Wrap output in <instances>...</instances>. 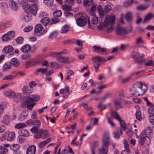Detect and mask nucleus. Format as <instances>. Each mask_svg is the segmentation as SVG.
Masks as SVG:
<instances>
[{"mask_svg": "<svg viewBox=\"0 0 154 154\" xmlns=\"http://www.w3.org/2000/svg\"><path fill=\"white\" fill-rule=\"evenodd\" d=\"M41 21L43 25L45 26L48 23L50 24V19L47 17H45L41 19Z\"/></svg>", "mask_w": 154, "mask_h": 154, "instance_id": "35", "label": "nucleus"}, {"mask_svg": "<svg viewBox=\"0 0 154 154\" xmlns=\"http://www.w3.org/2000/svg\"><path fill=\"white\" fill-rule=\"evenodd\" d=\"M146 139L145 138H140V139L139 141V144L143 147H145L146 146L148 145V143H146Z\"/></svg>", "mask_w": 154, "mask_h": 154, "instance_id": "31", "label": "nucleus"}, {"mask_svg": "<svg viewBox=\"0 0 154 154\" xmlns=\"http://www.w3.org/2000/svg\"><path fill=\"white\" fill-rule=\"evenodd\" d=\"M118 121L119 122L121 128L125 130L126 128V124L124 121L122 120L120 118V120H118Z\"/></svg>", "mask_w": 154, "mask_h": 154, "instance_id": "52", "label": "nucleus"}, {"mask_svg": "<svg viewBox=\"0 0 154 154\" xmlns=\"http://www.w3.org/2000/svg\"><path fill=\"white\" fill-rule=\"evenodd\" d=\"M87 17L84 16H81L80 17L77 18L76 20V22L78 25L83 26H85L87 21Z\"/></svg>", "mask_w": 154, "mask_h": 154, "instance_id": "9", "label": "nucleus"}, {"mask_svg": "<svg viewBox=\"0 0 154 154\" xmlns=\"http://www.w3.org/2000/svg\"><path fill=\"white\" fill-rule=\"evenodd\" d=\"M96 5L93 4L89 11L90 14L91 15L92 13L94 14V12L96 11Z\"/></svg>", "mask_w": 154, "mask_h": 154, "instance_id": "46", "label": "nucleus"}, {"mask_svg": "<svg viewBox=\"0 0 154 154\" xmlns=\"http://www.w3.org/2000/svg\"><path fill=\"white\" fill-rule=\"evenodd\" d=\"M38 128L34 126L31 129L30 131L31 132L34 134H38Z\"/></svg>", "mask_w": 154, "mask_h": 154, "instance_id": "57", "label": "nucleus"}, {"mask_svg": "<svg viewBox=\"0 0 154 154\" xmlns=\"http://www.w3.org/2000/svg\"><path fill=\"white\" fill-rule=\"evenodd\" d=\"M98 108H100L101 110H104L106 109L107 108L106 104L102 105L101 103H99L98 105L97 106Z\"/></svg>", "mask_w": 154, "mask_h": 154, "instance_id": "60", "label": "nucleus"}, {"mask_svg": "<svg viewBox=\"0 0 154 154\" xmlns=\"http://www.w3.org/2000/svg\"><path fill=\"white\" fill-rule=\"evenodd\" d=\"M93 48L94 49V51L97 53L101 55H106L107 54L106 49L104 48H101L100 46L94 45Z\"/></svg>", "mask_w": 154, "mask_h": 154, "instance_id": "8", "label": "nucleus"}, {"mask_svg": "<svg viewBox=\"0 0 154 154\" xmlns=\"http://www.w3.org/2000/svg\"><path fill=\"white\" fill-rule=\"evenodd\" d=\"M62 14L61 11L60 10H57L54 11L53 13V15L55 17H59Z\"/></svg>", "mask_w": 154, "mask_h": 154, "instance_id": "41", "label": "nucleus"}, {"mask_svg": "<svg viewBox=\"0 0 154 154\" xmlns=\"http://www.w3.org/2000/svg\"><path fill=\"white\" fill-rule=\"evenodd\" d=\"M11 37L9 36L7 34H5L2 37V40L3 41H8L11 39Z\"/></svg>", "mask_w": 154, "mask_h": 154, "instance_id": "45", "label": "nucleus"}, {"mask_svg": "<svg viewBox=\"0 0 154 154\" xmlns=\"http://www.w3.org/2000/svg\"><path fill=\"white\" fill-rule=\"evenodd\" d=\"M144 66H152L154 67V61L152 60H149L148 62L145 63Z\"/></svg>", "mask_w": 154, "mask_h": 154, "instance_id": "55", "label": "nucleus"}, {"mask_svg": "<svg viewBox=\"0 0 154 154\" xmlns=\"http://www.w3.org/2000/svg\"><path fill=\"white\" fill-rule=\"evenodd\" d=\"M136 119L139 121H140L141 118V115L140 111L137 110L136 112Z\"/></svg>", "mask_w": 154, "mask_h": 154, "instance_id": "56", "label": "nucleus"}, {"mask_svg": "<svg viewBox=\"0 0 154 154\" xmlns=\"http://www.w3.org/2000/svg\"><path fill=\"white\" fill-rule=\"evenodd\" d=\"M151 135V132L150 130H146L143 131L140 135V138H146L149 139L150 138Z\"/></svg>", "mask_w": 154, "mask_h": 154, "instance_id": "12", "label": "nucleus"}, {"mask_svg": "<svg viewBox=\"0 0 154 154\" xmlns=\"http://www.w3.org/2000/svg\"><path fill=\"white\" fill-rule=\"evenodd\" d=\"M51 140V138L49 137L47 139L45 140L40 142L38 144L39 147L40 148H42L44 146L50 142Z\"/></svg>", "mask_w": 154, "mask_h": 154, "instance_id": "28", "label": "nucleus"}, {"mask_svg": "<svg viewBox=\"0 0 154 154\" xmlns=\"http://www.w3.org/2000/svg\"><path fill=\"white\" fill-rule=\"evenodd\" d=\"M149 120L150 123L152 125H154V115H149Z\"/></svg>", "mask_w": 154, "mask_h": 154, "instance_id": "53", "label": "nucleus"}, {"mask_svg": "<svg viewBox=\"0 0 154 154\" xmlns=\"http://www.w3.org/2000/svg\"><path fill=\"white\" fill-rule=\"evenodd\" d=\"M36 149L35 146L32 145L30 146L26 150V154H35Z\"/></svg>", "mask_w": 154, "mask_h": 154, "instance_id": "15", "label": "nucleus"}, {"mask_svg": "<svg viewBox=\"0 0 154 154\" xmlns=\"http://www.w3.org/2000/svg\"><path fill=\"white\" fill-rule=\"evenodd\" d=\"M15 133L14 132L9 133L7 138V140L9 141H13L15 139Z\"/></svg>", "mask_w": 154, "mask_h": 154, "instance_id": "30", "label": "nucleus"}, {"mask_svg": "<svg viewBox=\"0 0 154 154\" xmlns=\"http://www.w3.org/2000/svg\"><path fill=\"white\" fill-rule=\"evenodd\" d=\"M125 18L128 23L131 22L133 19V17L131 13L129 11L127 13L125 16Z\"/></svg>", "mask_w": 154, "mask_h": 154, "instance_id": "25", "label": "nucleus"}, {"mask_svg": "<svg viewBox=\"0 0 154 154\" xmlns=\"http://www.w3.org/2000/svg\"><path fill=\"white\" fill-rule=\"evenodd\" d=\"M114 57V56H111L106 60L104 57L101 56H95L93 57L91 59V60L93 62V64L95 68L96 71H98L100 64L113 59Z\"/></svg>", "mask_w": 154, "mask_h": 154, "instance_id": "3", "label": "nucleus"}, {"mask_svg": "<svg viewBox=\"0 0 154 154\" xmlns=\"http://www.w3.org/2000/svg\"><path fill=\"white\" fill-rule=\"evenodd\" d=\"M21 135L23 137H27L29 135V133L28 131L23 129L21 131Z\"/></svg>", "mask_w": 154, "mask_h": 154, "instance_id": "50", "label": "nucleus"}, {"mask_svg": "<svg viewBox=\"0 0 154 154\" xmlns=\"http://www.w3.org/2000/svg\"><path fill=\"white\" fill-rule=\"evenodd\" d=\"M99 143L98 142H94L91 148V150H92L93 149L94 150H95V149L96 147L98 146Z\"/></svg>", "mask_w": 154, "mask_h": 154, "instance_id": "64", "label": "nucleus"}, {"mask_svg": "<svg viewBox=\"0 0 154 154\" xmlns=\"http://www.w3.org/2000/svg\"><path fill=\"white\" fill-rule=\"evenodd\" d=\"M133 2V0H131V1H125L123 4V6L125 8H128L130 7L132 4Z\"/></svg>", "mask_w": 154, "mask_h": 154, "instance_id": "38", "label": "nucleus"}, {"mask_svg": "<svg viewBox=\"0 0 154 154\" xmlns=\"http://www.w3.org/2000/svg\"><path fill=\"white\" fill-rule=\"evenodd\" d=\"M112 8L111 6L109 5H105L104 7V9L106 13H109L112 10Z\"/></svg>", "mask_w": 154, "mask_h": 154, "instance_id": "49", "label": "nucleus"}, {"mask_svg": "<svg viewBox=\"0 0 154 154\" xmlns=\"http://www.w3.org/2000/svg\"><path fill=\"white\" fill-rule=\"evenodd\" d=\"M56 58L57 60L60 63H69V58L62 56H57L56 57Z\"/></svg>", "mask_w": 154, "mask_h": 154, "instance_id": "18", "label": "nucleus"}, {"mask_svg": "<svg viewBox=\"0 0 154 154\" xmlns=\"http://www.w3.org/2000/svg\"><path fill=\"white\" fill-rule=\"evenodd\" d=\"M28 114V111L25 110L21 113L18 118V120L20 121H22L27 117Z\"/></svg>", "mask_w": 154, "mask_h": 154, "instance_id": "16", "label": "nucleus"}, {"mask_svg": "<svg viewBox=\"0 0 154 154\" xmlns=\"http://www.w3.org/2000/svg\"><path fill=\"white\" fill-rule=\"evenodd\" d=\"M70 26H69L66 24L62 27L60 31V32L62 33H66L69 30Z\"/></svg>", "mask_w": 154, "mask_h": 154, "instance_id": "29", "label": "nucleus"}, {"mask_svg": "<svg viewBox=\"0 0 154 154\" xmlns=\"http://www.w3.org/2000/svg\"><path fill=\"white\" fill-rule=\"evenodd\" d=\"M110 115L112 117L116 119L117 121L119 120H120L121 118L118 113L116 111L113 110L111 111Z\"/></svg>", "mask_w": 154, "mask_h": 154, "instance_id": "23", "label": "nucleus"}, {"mask_svg": "<svg viewBox=\"0 0 154 154\" xmlns=\"http://www.w3.org/2000/svg\"><path fill=\"white\" fill-rule=\"evenodd\" d=\"M93 2V0H84L83 4L84 6L86 7L91 5Z\"/></svg>", "mask_w": 154, "mask_h": 154, "instance_id": "43", "label": "nucleus"}, {"mask_svg": "<svg viewBox=\"0 0 154 154\" xmlns=\"http://www.w3.org/2000/svg\"><path fill=\"white\" fill-rule=\"evenodd\" d=\"M58 35L57 32V31H54L49 35L48 38L49 39H53L54 38L57 36Z\"/></svg>", "mask_w": 154, "mask_h": 154, "instance_id": "36", "label": "nucleus"}, {"mask_svg": "<svg viewBox=\"0 0 154 154\" xmlns=\"http://www.w3.org/2000/svg\"><path fill=\"white\" fill-rule=\"evenodd\" d=\"M20 147V146L17 144H14L10 146V148L11 150L14 152H17Z\"/></svg>", "mask_w": 154, "mask_h": 154, "instance_id": "34", "label": "nucleus"}, {"mask_svg": "<svg viewBox=\"0 0 154 154\" xmlns=\"http://www.w3.org/2000/svg\"><path fill=\"white\" fill-rule=\"evenodd\" d=\"M10 62L11 66H12L17 67L20 65V63L18 61V59L16 58H12Z\"/></svg>", "mask_w": 154, "mask_h": 154, "instance_id": "22", "label": "nucleus"}, {"mask_svg": "<svg viewBox=\"0 0 154 154\" xmlns=\"http://www.w3.org/2000/svg\"><path fill=\"white\" fill-rule=\"evenodd\" d=\"M6 33L9 36L11 37L10 38L11 39L14 37L15 33L13 31H9Z\"/></svg>", "mask_w": 154, "mask_h": 154, "instance_id": "63", "label": "nucleus"}, {"mask_svg": "<svg viewBox=\"0 0 154 154\" xmlns=\"http://www.w3.org/2000/svg\"><path fill=\"white\" fill-rule=\"evenodd\" d=\"M9 5L11 8L14 11H17L18 8V3H17L13 0L9 1Z\"/></svg>", "mask_w": 154, "mask_h": 154, "instance_id": "14", "label": "nucleus"}, {"mask_svg": "<svg viewBox=\"0 0 154 154\" xmlns=\"http://www.w3.org/2000/svg\"><path fill=\"white\" fill-rule=\"evenodd\" d=\"M148 112L149 115H154V105L151 106L148 109Z\"/></svg>", "mask_w": 154, "mask_h": 154, "instance_id": "48", "label": "nucleus"}, {"mask_svg": "<svg viewBox=\"0 0 154 154\" xmlns=\"http://www.w3.org/2000/svg\"><path fill=\"white\" fill-rule=\"evenodd\" d=\"M91 17V22L92 24L96 25L98 22V20L97 17L95 14L91 13V15H90Z\"/></svg>", "mask_w": 154, "mask_h": 154, "instance_id": "26", "label": "nucleus"}, {"mask_svg": "<svg viewBox=\"0 0 154 154\" xmlns=\"http://www.w3.org/2000/svg\"><path fill=\"white\" fill-rule=\"evenodd\" d=\"M11 66L10 62H7L4 64L3 67L5 69H9L11 68Z\"/></svg>", "mask_w": 154, "mask_h": 154, "instance_id": "58", "label": "nucleus"}, {"mask_svg": "<svg viewBox=\"0 0 154 154\" xmlns=\"http://www.w3.org/2000/svg\"><path fill=\"white\" fill-rule=\"evenodd\" d=\"M31 46L28 44H25L20 49V51L24 53H28L31 51Z\"/></svg>", "mask_w": 154, "mask_h": 154, "instance_id": "13", "label": "nucleus"}, {"mask_svg": "<svg viewBox=\"0 0 154 154\" xmlns=\"http://www.w3.org/2000/svg\"><path fill=\"white\" fill-rule=\"evenodd\" d=\"M47 68L44 69L42 67L40 68L36 69V72L35 73V74L36 75H37L38 72H41L42 74H44L47 72Z\"/></svg>", "mask_w": 154, "mask_h": 154, "instance_id": "33", "label": "nucleus"}, {"mask_svg": "<svg viewBox=\"0 0 154 154\" xmlns=\"http://www.w3.org/2000/svg\"><path fill=\"white\" fill-rule=\"evenodd\" d=\"M50 66L52 67L57 68L59 66V64L55 62H51Z\"/></svg>", "mask_w": 154, "mask_h": 154, "instance_id": "59", "label": "nucleus"}, {"mask_svg": "<svg viewBox=\"0 0 154 154\" xmlns=\"http://www.w3.org/2000/svg\"><path fill=\"white\" fill-rule=\"evenodd\" d=\"M115 20V15L107 16L105 18L103 25L105 27H107L106 32L107 33H111L114 30L113 25Z\"/></svg>", "mask_w": 154, "mask_h": 154, "instance_id": "5", "label": "nucleus"}, {"mask_svg": "<svg viewBox=\"0 0 154 154\" xmlns=\"http://www.w3.org/2000/svg\"><path fill=\"white\" fill-rule=\"evenodd\" d=\"M62 8L64 10L66 11H68L71 10V7L67 5H63Z\"/></svg>", "mask_w": 154, "mask_h": 154, "instance_id": "62", "label": "nucleus"}, {"mask_svg": "<svg viewBox=\"0 0 154 154\" xmlns=\"http://www.w3.org/2000/svg\"><path fill=\"white\" fill-rule=\"evenodd\" d=\"M154 17L153 14L152 13H148L145 17L143 20V23H145L146 21L149 20Z\"/></svg>", "mask_w": 154, "mask_h": 154, "instance_id": "37", "label": "nucleus"}, {"mask_svg": "<svg viewBox=\"0 0 154 154\" xmlns=\"http://www.w3.org/2000/svg\"><path fill=\"white\" fill-rule=\"evenodd\" d=\"M147 89V86L146 84L140 82L133 85L130 89L131 94L136 96L142 95L145 93Z\"/></svg>", "mask_w": 154, "mask_h": 154, "instance_id": "2", "label": "nucleus"}, {"mask_svg": "<svg viewBox=\"0 0 154 154\" xmlns=\"http://www.w3.org/2000/svg\"><path fill=\"white\" fill-rule=\"evenodd\" d=\"M43 27L41 24H37L35 29L34 31L35 33H39V36H41L45 33L47 31V28H45L43 30V32H42V31L43 29Z\"/></svg>", "mask_w": 154, "mask_h": 154, "instance_id": "10", "label": "nucleus"}, {"mask_svg": "<svg viewBox=\"0 0 154 154\" xmlns=\"http://www.w3.org/2000/svg\"><path fill=\"white\" fill-rule=\"evenodd\" d=\"M59 21V20L58 19L56 18H52L51 21H50V25L56 23H58Z\"/></svg>", "mask_w": 154, "mask_h": 154, "instance_id": "51", "label": "nucleus"}, {"mask_svg": "<svg viewBox=\"0 0 154 154\" xmlns=\"http://www.w3.org/2000/svg\"><path fill=\"white\" fill-rule=\"evenodd\" d=\"M23 91L25 94L29 95V96L24 97V99L26 100L23 103L21 104V106L23 107H26L28 109L32 110L33 107L35 104L33 102L37 101L39 99V97L37 95H30L32 92L33 89L31 88H29L27 86L24 85L23 88Z\"/></svg>", "mask_w": 154, "mask_h": 154, "instance_id": "1", "label": "nucleus"}, {"mask_svg": "<svg viewBox=\"0 0 154 154\" xmlns=\"http://www.w3.org/2000/svg\"><path fill=\"white\" fill-rule=\"evenodd\" d=\"M64 52L61 51L58 52H54L51 54V55L53 57H57L59 56L64 54Z\"/></svg>", "mask_w": 154, "mask_h": 154, "instance_id": "54", "label": "nucleus"}, {"mask_svg": "<svg viewBox=\"0 0 154 154\" xmlns=\"http://www.w3.org/2000/svg\"><path fill=\"white\" fill-rule=\"evenodd\" d=\"M26 126V125L24 123H20L15 125V128L17 129H20L25 127Z\"/></svg>", "mask_w": 154, "mask_h": 154, "instance_id": "47", "label": "nucleus"}, {"mask_svg": "<svg viewBox=\"0 0 154 154\" xmlns=\"http://www.w3.org/2000/svg\"><path fill=\"white\" fill-rule=\"evenodd\" d=\"M54 0H44V3L48 7H51L53 5Z\"/></svg>", "mask_w": 154, "mask_h": 154, "instance_id": "39", "label": "nucleus"}, {"mask_svg": "<svg viewBox=\"0 0 154 154\" xmlns=\"http://www.w3.org/2000/svg\"><path fill=\"white\" fill-rule=\"evenodd\" d=\"M131 57L134 58V61L138 64L141 63H145V60H140V57H139L138 53L136 52L133 51L131 53Z\"/></svg>", "mask_w": 154, "mask_h": 154, "instance_id": "11", "label": "nucleus"}, {"mask_svg": "<svg viewBox=\"0 0 154 154\" xmlns=\"http://www.w3.org/2000/svg\"><path fill=\"white\" fill-rule=\"evenodd\" d=\"M13 49V48L12 46L8 45L4 48L2 52L4 53L8 54L12 52Z\"/></svg>", "mask_w": 154, "mask_h": 154, "instance_id": "19", "label": "nucleus"}, {"mask_svg": "<svg viewBox=\"0 0 154 154\" xmlns=\"http://www.w3.org/2000/svg\"><path fill=\"white\" fill-rule=\"evenodd\" d=\"M26 13L23 17V19L26 22H28L31 19V15L30 13L33 15L31 12H27L25 11Z\"/></svg>", "mask_w": 154, "mask_h": 154, "instance_id": "17", "label": "nucleus"}, {"mask_svg": "<svg viewBox=\"0 0 154 154\" xmlns=\"http://www.w3.org/2000/svg\"><path fill=\"white\" fill-rule=\"evenodd\" d=\"M28 2L32 3V4L29 6L28 5H25L24 8V10L27 12H31L35 16L37 14L38 7L36 5V4L38 2L37 0H27Z\"/></svg>", "mask_w": 154, "mask_h": 154, "instance_id": "6", "label": "nucleus"}, {"mask_svg": "<svg viewBox=\"0 0 154 154\" xmlns=\"http://www.w3.org/2000/svg\"><path fill=\"white\" fill-rule=\"evenodd\" d=\"M121 100L120 99H115L114 100V104L116 108L118 109L122 108L121 106L122 103Z\"/></svg>", "mask_w": 154, "mask_h": 154, "instance_id": "27", "label": "nucleus"}, {"mask_svg": "<svg viewBox=\"0 0 154 154\" xmlns=\"http://www.w3.org/2000/svg\"><path fill=\"white\" fill-rule=\"evenodd\" d=\"M97 11L100 18H103L105 15L104 11L100 5L97 6Z\"/></svg>", "mask_w": 154, "mask_h": 154, "instance_id": "24", "label": "nucleus"}, {"mask_svg": "<svg viewBox=\"0 0 154 154\" xmlns=\"http://www.w3.org/2000/svg\"><path fill=\"white\" fill-rule=\"evenodd\" d=\"M111 94L110 93H107L103 97L101 98V100L103 101H105L109 97Z\"/></svg>", "mask_w": 154, "mask_h": 154, "instance_id": "61", "label": "nucleus"}, {"mask_svg": "<svg viewBox=\"0 0 154 154\" xmlns=\"http://www.w3.org/2000/svg\"><path fill=\"white\" fill-rule=\"evenodd\" d=\"M116 31L117 34L120 35H123L126 33V31L125 29L120 27L117 28Z\"/></svg>", "mask_w": 154, "mask_h": 154, "instance_id": "21", "label": "nucleus"}, {"mask_svg": "<svg viewBox=\"0 0 154 154\" xmlns=\"http://www.w3.org/2000/svg\"><path fill=\"white\" fill-rule=\"evenodd\" d=\"M4 95L9 98L13 97L15 96L14 92L11 90H9L6 91L4 93Z\"/></svg>", "mask_w": 154, "mask_h": 154, "instance_id": "20", "label": "nucleus"}, {"mask_svg": "<svg viewBox=\"0 0 154 154\" xmlns=\"http://www.w3.org/2000/svg\"><path fill=\"white\" fill-rule=\"evenodd\" d=\"M8 151V149L1 145H0V153L1 154H5Z\"/></svg>", "mask_w": 154, "mask_h": 154, "instance_id": "42", "label": "nucleus"}, {"mask_svg": "<svg viewBox=\"0 0 154 154\" xmlns=\"http://www.w3.org/2000/svg\"><path fill=\"white\" fill-rule=\"evenodd\" d=\"M149 7V5H141L137 7V9L140 11H144L147 9Z\"/></svg>", "mask_w": 154, "mask_h": 154, "instance_id": "40", "label": "nucleus"}, {"mask_svg": "<svg viewBox=\"0 0 154 154\" xmlns=\"http://www.w3.org/2000/svg\"><path fill=\"white\" fill-rule=\"evenodd\" d=\"M109 137L108 134L105 133L103 135V139L102 146L98 149V154H107L108 147L110 145Z\"/></svg>", "mask_w": 154, "mask_h": 154, "instance_id": "4", "label": "nucleus"}, {"mask_svg": "<svg viewBox=\"0 0 154 154\" xmlns=\"http://www.w3.org/2000/svg\"><path fill=\"white\" fill-rule=\"evenodd\" d=\"M2 122L6 125H8L10 123V116L7 115L4 116Z\"/></svg>", "mask_w": 154, "mask_h": 154, "instance_id": "32", "label": "nucleus"}, {"mask_svg": "<svg viewBox=\"0 0 154 154\" xmlns=\"http://www.w3.org/2000/svg\"><path fill=\"white\" fill-rule=\"evenodd\" d=\"M49 136V134L46 130L40 129L37 134L34 135V137L36 139H39L42 138L45 139Z\"/></svg>", "mask_w": 154, "mask_h": 154, "instance_id": "7", "label": "nucleus"}, {"mask_svg": "<svg viewBox=\"0 0 154 154\" xmlns=\"http://www.w3.org/2000/svg\"><path fill=\"white\" fill-rule=\"evenodd\" d=\"M14 97V100L16 102H18L19 101L21 98V94H18L17 95H15V96Z\"/></svg>", "mask_w": 154, "mask_h": 154, "instance_id": "44", "label": "nucleus"}]
</instances>
